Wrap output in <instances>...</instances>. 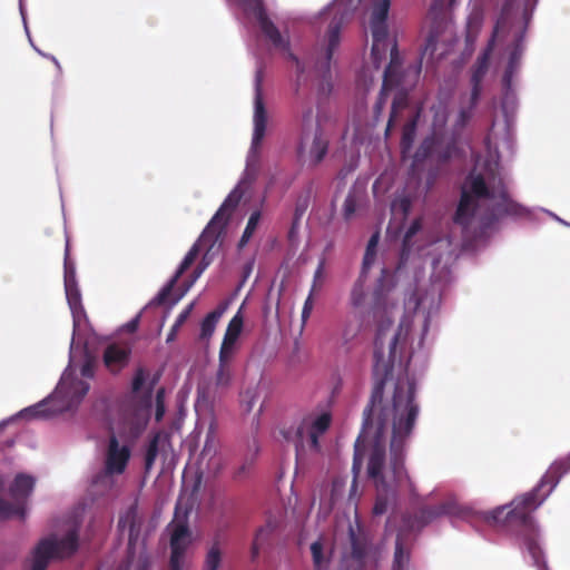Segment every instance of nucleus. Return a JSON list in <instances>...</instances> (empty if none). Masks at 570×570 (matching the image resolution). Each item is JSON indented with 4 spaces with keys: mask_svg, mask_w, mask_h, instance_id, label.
Masks as SVG:
<instances>
[{
    "mask_svg": "<svg viewBox=\"0 0 570 570\" xmlns=\"http://www.w3.org/2000/svg\"><path fill=\"white\" fill-rule=\"evenodd\" d=\"M386 375L374 383L370 403L363 411L362 429L358 433V466L362 450L371 448L367 473L375 485L386 490L382 473L385 461V433L392 425L390 470L393 481L400 485L409 479L404 466L403 445L413 431L419 414L415 402V384L406 374L397 377L391 401L384 400Z\"/></svg>",
    "mask_w": 570,
    "mask_h": 570,
    "instance_id": "nucleus-1",
    "label": "nucleus"
},
{
    "mask_svg": "<svg viewBox=\"0 0 570 570\" xmlns=\"http://www.w3.org/2000/svg\"><path fill=\"white\" fill-rule=\"evenodd\" d=\"M527 209L512 200L502 178L493 170L485 174L471 170L460 191L453 222L463 234L476 238L493 227L504 216L522 217Z\"/></svg>",
    "mask_w": 570,
    "mask_h": 570,
    "instance_id": "nucleus-2",
    "label": "nucleus"
},
{
    "mask_svg": "<svg viewBox=\"0 0 570 570\" xmlns=\"http://www.w3.org/2000/svg\"><path fill=\"white\" fill-rule=\"evenodd\" d=\"M570 470L566 459L556 461L539 484L530 492L515 497L509 504L498 507L485 517L487 522L522 537L523 543L539 570L547 568L543 551L538 543V531L532 513L543 503L560 479Z\"/></svg>",
    "mask_w": 570,
    "mask_h": 570,
    "instance_id": "nucleus-3",
    "label": "nucleus"
},
{
    "mask_svg": "<svg viewBox=\"0 0 570 570\" xmlns=\"http://www.w3.org/2000/svg\"><path fill=\"white\" fill-rule=\"evenodd\" d=\"M528 24L529 17L527 11H523L520 16L519 12L514 10L512 0H507L494 26L492 38L489 42V49L492 48L493 42L497 40L509 42L510 56L503 76V81L508 86L519 67L520 58L524 50V37Z\"/></svg>",
    "mask_w": 570,
    "mask_h": 570,
    "instance_id": "nucleus-4",
    "label": "nucleus"
},
{
    "mask_svg": "<svg viewBox=\"0 0 570 570\" xmlns=\"http://www.w3.org/2000/svg\"><path fill=\"white\" fill-rule=\"evenodd\" d=\"M145 381V370L138 368L131 383L132 394L120 406V434L129 440L137 439L146 429L149 420L153 390L158 377L153 379L147 391L138 399L137 394L140 392Z\"/></svg>",
    "mask_w": 570,
    "mask_h": 570,
    "instance_id": "nucleus-5",
    "label": "nucleus"
},
{
    "mask_svg": "<svg viewBox=\"0 0 570 570\" xmlns=\"http://www.w3.org/2000/svg\"><path fill=\"white\" fill-rule=\"evenodd\" d=\"M371 32L373 38L371 57L375 68L381 67V63L386 57V52L390 50V62L385 68L382 90L374 106V112L380 115L386 102L387 91L402 85V63L396 41H391L389 38V29H371Z\"/></svg>",
    "mask_w": 570,
    "mask_h": 570,
    "instance_id": "nucleus-6",
    "label": "nucleus"
},
{
    "mask_svg": "<svg viewBox=\"0 0 570 570\" xmlns=\"http://www.w3.org/2000/svg\"><path fill=\"white\" fill-rule=\"evenodd\" d=\"M335 358L352 364L356 357V284L351 288L348 303L337 311Z\"/></svg>",
    "mask_w": 570,
    "mask_h": 570,
    "instance_id": "nucleus-7",
    "label": "nucleus"
},
{
    "mask_svg": "<svg viewBox=\"0 0 570 570\" xmlns=\"http://www.w3.org/2000/svg\"><path fill=\"white\" fill-rule=\"evenodd\" d=\"M78 546L77 529L69 530L61 539L50 537L40 540L33 549L30 570H47L50 560L71 557L78 550Z\"/></svg>",
    "mask_w": 570,
    "mask_h": 570,
    "instance_id": "nucleus-8",
    "label": "nucleus"
},
{
    "mask_svg": "<svg viewBox=\"0 0 570 570\" xmlns=\"http://www.w3.org/2000/svg\"><path fill=\"white\" fill-rule=\"evenodd\" d=\"M313 110L309 107L303 115L302 135L298 153H307L314 166L318 165L326 156L330 138L321 121H312Z\"/></svg>",
    "mask_w": 570,
    "mask_h": 570,
    "instance_id": "nucleus-9",
    "label": "nucleus"
},
{
    "mask_svg": "<svg viewBox=\"0 0 570 570\" xmlns=\"http://www.w3.org/2000/svg\"><path fill=\"white\" fill-rule=\"evenodd\" d=\"M355 161L351 157L348 164L344 165L337 174L335 193L332 199V207L336 208L342 200L341 215L344 220H351L356 212V176L354 175Z\"/></svg>",
    "mask_w": 570,
    "mask_h": 570,
    "instance_id": "nucleus-10",
    "label": "nucleus"
},
{
    "mask_svg": "<svg viewBox=\"0 0 570 570\" xmlns=\"http://www.w3.org/2000/svg\"><path fill=\"white\" fill-rule=\"evenodd\" d=\"M343 17H334L328 24L326 37L321 46L314 49L311 60L313 69L317 77L322 78L330 86L331 60L334 50L338 47L341 40V28Z\"/></svg>",
    "mask_w": 570,
    "mask_h": 570,
    "instance_id": "nucleus-11",
    "label": "nucleus"
},
{
    "mask_svg": "<svg viewBox=\"0 0 570 570\" xmlns=\"http://www.w3.org/2000/svg\"><path fill=\"white\" fill-rule=\"evenodd\" d=\"M255 17L262 32L272 42V45L277 49L287 51V58L296 66L297 82L299 83L301 81L305 80V63L302 62L297 56L289 51L288 39L282 36L278 28L268 18L261 1H258L255 7Z\"/></svg>",
    "mask_w": 570,
    "mask_h": 570,
    "instance_id": "nucleus-12",
    "label": "nucleus"
},
{
    "mask_svg": "<svg viewBox=\"0 0 570 570\" xmlns=\"http://www.w3.org/2000/svg\"><path fill=\"white\" fill-rule=\"evenodd\" d=\"M332 416L324 412L316 416L312 422L306 419L297 426L295 431L296 455L299 456L305 446L311 451L320 452L321 445L318 438L327 431L331 425Z\"/></svg>",
    "mask_w": 570,
    "mask_h": 570,
    "instance_id": "nucleus-13",
    "label": "nucleus"
},
{
    "mask_svg": "<svg viewBox=\"0 0 570 570\" xmlns=\"http://www.w3.org/2000/svg\"><path fill=\"white\" fill-rule=\"evenodd\" d=\"M242 199V193L237 189L233 190L223 202L216 214L213 216L206 228L200 235L199 243L209 244L213 247L219 236L225 230L229 217L237 208Z\"/></svg>",
    "mask_w": 570,
    "mask_h": 570,
    "instance_id": "nucleus-14",
    "label": "nucleus"
},
{
    "mask_svg": "<svg viewBox=\"0 0 570 570\" xmlns=\"http://www.w3.org/2000/svg\"><path fill=\"white\" fill-rule=\"evenodd\" d=\"M478 102L479 100H473V98L470 97L466 101H461L459 112L452 125L451 138L446 141L445 148L439 153L441 163L449 161L458 153V141L464 128L472 119Z\"/></svg>",
    "mask_w": 570,
    "mask_h": 570,
    "instance_id": "nucleus-15",
    "label": "nucleus"
},
{
    "mask_svg": "<svg viewBox=\"0 0 570 570\" xmlns=\"http://www.w3.org/2000/svg\"><path fill=\"white\" fill-rule=\"evenodd\" d=\"M130 454V448L126 444L120 445L117 436L111 434L105 456V469L100 474L96 475L94 483H98L102 478H110L111 475L124 473L128 465Z\"/></svg>",
    "mask_w": 570,
    "mask_h": 570,
    "instance_id": "nucleus-16",
    "label": "nucleus"
},
{
    "mask_svg": "<svg viewBox=\"0 0 570 570\" xmlns=\"http://www.w3.org/2000/svg\"><path fill=\"white\" fill-rule=\"evenodd\" d=\"M382 550L383 543L358 523V570H377Z\"/></svg>",
    "mask_w": 570,
    "mask_h": 570,
    "instance_id": "nucleus-17",
    "label": "nucleus"
},
{
    "mask_svg": "<svg viewBox=\"0 0 570 570\" xmlns=\"http://www.w3.org/2000/svg\"><path fill=\"white\" fill-rule=\"evenodd\" d=\"M254 131L252 138V147L250 151L253 154H258L261 144L266 134L267 127V111L263 99L261 77H256V86H255V99H254Z\"/></svg>",
    "mask_w": 570,
    "mask_h": 570,
    "instance_id": "nucleus-18",
    "label": "nucleus"
},
{
    "mask_svg": "<svg viewBox=\"0 0 570 570\" xmlns=\"http://www.w3.org/2000/svg\"><path fill=\"white\" fill-rule=\"evenodd\" d=\"M190 543V531L186 523H178L175 525L170 537V570H181V562Z\"/></svg>",
    "mask_w": 570,
    "mask_h": 570,
    "instance_id": "nucleus-19",
    "label": "nucleus"
},
{
    "mask_svg": "<svg viewBox=\"0 0 570 570\" xmlns=\"http://www.w3.org/2000/svg\"><path fill=\"white\" fill-rule=\"evenodd\" d=\"M276 528V521L268 519L264 525L256 530L250 547L252 562H257L261 553L267 552L272 549Z\"/></svg>",
    "mask_w": 570,
    "mask_h": 570,
    "instance_id": "nucleus-20",
    "label": "nucleus"
},
{
    "mask_svg": "<svg viewBox=\"0 0 570 570\" xmlns=\"http://www.w3.org/2000/svg\"><path fill=\"white\" fill-rule=\"evenodd\" d=\"M89 391V384L79 379H62L55 395L67 400V407L78 405Z\"/></svg>",
    "mask_w": 570,
    "mask_h": 570,
    "instance_id": "nucleus-21",
    "label": "nucleus"
},
{
    "mask_svg": "<svg viewBox=\"0 0 570 570\" xmlns=\"http://www.w3.org/2000/svg\"><path fill=\"white\" fill-rule=\"evenodd\" d=\"M130 348L119 344H110L104 352V363L114 373L122 370L129 361Z\"/></svg>",
    "mask_w": 570,
    "mask_h": 570,
    "instance_id": "nucleus-22",
    "label": "nucleus"
},
{
    "mask_svg": "<svg viewBox=\"0 0 570 570\" xmlns=\"http://www.w3.org/2000/svg\"><path fill=\"white\" fill-rule=\"evenodd\" d=\"M244 325V318L242 314V308L238 309V312L233 316V318L229 321L222 345H220V352L224 355L225 353L234 354V346L243 331Z\"/></svg>",
    "mask_w": 570,
    "mask_h": 570,
    "instance_id": "nucleus-23",
    "label": "nucleus"
},
{
    "mask_svg": "<svg viewBox=\"0 0 570 570\" xmlns=\"http://www.w3.org/2000/svg\"><path fill=\"white\" fill-rule=\"evenodd\" d=\"M446 146V142L444 141V138L441 136H438L435 134H431L430 136L425 137L419 148L416 149L414 154V161L415 163H423L425 159L431 157L433 154H436L438 160L439 153L444 149Z\"/></svg>",
    "mask_w": 570,
    "mask_h": 570,
    "instance_id": "nucleus-24",
    "label": "nucleus"
},
{
    "mask_svg": "<svg viewBox=\"0 0 570 570\" xmlns=\"http://www.w3.org/2000/svg\"><path fill=\"white\" fill-rule=\"evenodd\" d=\"M35 488V479L31 475L18 474L9 488L10 497L17 502L26 501L32 493Z\"/></svg>",
    "mask_w": 570,
    "mask_h": 570,
    "instance_id": "nucleus-25",
    "label": "nucleus"
},
{
    "mask_svg": "<svg viewBox=\"0 0 570 570\" xmlns=\"http://www.w3.org/2000/svg\"><path fill=\"white\" fill-rule=\"evenodd\" d=\"M118 528L121 530L128 528V552L134 554L135 546L140 534V523L137 522L136 511L134 508H130L127 511L125 518L119 519Z\"/></svg>",
    "mask_w": 570,
    "mask_h": 570,
    "instance_id": "nucleus-26",
    "label": "nucleus"
},
{
    "mask_svg": "<svg viewBox=\"0 0 570 570\" xmlns=\"http://www.w3.org/2000/svg\"><path fill=\"white\" fill-rule=\"evenodd\" d=\"M169 443V435L164 431H158L151 435L145 453V470L148 472L153 469L158 456L160 446Z\"/></svg>",
    "mask_w": 570,
    "mask_h": 570,
    "instance_id": "nucleus-27",
    "label": "nucleus"
},
{
    "mask_svg": "<svg viewBox=\"0 0 570 570\" xmlns=\"http://www.w3.org/2000/svg\"><path fill=\"white\" fill-rule=\"evenodd\" d=\"M452 513H453V505L451 503H441L439 505L425 507V508L421 509L417 514V519L422 523V525H425L441 515L452 514Z\"/></svg>",
    "mask_w": 570,
    "mask_h": 570,
    "instance_id": "nucleus-28",
    "label": "nucleus"
},
{
    "mask_svg": "<svg viewBox=\"0 0 570 570\" xmlns=\"http://www.w3.org/2000/svg\"><path fill=\"white\" fill-rule=\"evenodd\" d=\"M233 357V354L225 353L224 357L222 352L219 351V357H218V368L215 376V383L217 387H227L232 380V372L229 362Z\"/></svg>",
    "mask_w": 570,
    "mask_h": 570,
    "instance_id": "nucleus-29",
    "label": "nucleus"
},
{
    "mask_svg": "<svg viewBox=\"0 0 570 570\" xmlns=\"http://www.w3.org/2000/svg\"><path fill=\"white\" fill-rule=\"evenodd\" d=\"M224 313V307H217L208 313L200 324V338L208 340L213 336L217 323Z\"/></svg>",
    "mask_w": 570,
    "mask_h": 570,
    "instance_id": "nucleus-30",
    "label": "nucleus"
},
{
    "mask_svg": "<svg viewBox=\"0 0 570 570\" xmlns=\"http://www.w3.org/2000/svg\"><path fill=\"white\" fill-rule=\"evenodd\" d=\"M375 487L377 490V495H376L375 504L373 507V514L382 515L387 510L390 498L395 495V490L391 489L389 483H386L385 491L382 489V487H380V488L377 485H375Z\"/></svg>",
    "mask_w": 570,
    "mask_h": 570,
    "instance_id": "nucleus-31",
    "label": "nucleus"
},
{
    "mask_svg": "<svg viewBox=\"0 0 570 570\" xmlns=\"http://www.w3.org/2000/svg\"><path fill=\"white\" fill-rule=\"evenodd\" d=\"M432 134L444 137V130L448 122V109L444 106L433 107Z\"/></svg>",
    "mask_w": 570,
    "mask_h": 570,
    "instance_id": "nucleus-32",
    "label": "nucleus"
},
{
    "mask_svg": "<svg viewBox=\"0 0 570 570\" xmlns=\"http://www.w3.org/2000/svg\"><path fill=\"white\" fill-rule=\"evenodd\" d=\"M406 106H407L406 95L399 94L393 99L392 107H391V114H390V118H389V121H387V125H386V130H385V135L386 136L390 135V131L392 130V128L396 124L397 117H399V112H401L403 109H405Z\"/></svg>",
    "mask_w": 570,
    "mask_h": 570,
    "instance_id": "nucleus-33",
    "label": "nucleus"
},
{
    "mask_svg": "<svg viewBox=\"0 0 570 570\" xmlns=\"http://www.w3.org/2000/svg\"><path fill=\"white\" fill-rule=\"evenodd\" d=\"M379 239H380L379 233H375L371 236V238L367 243L365 254L363 257V264H362L363 272H366L367 269H370V267L372 266V264L375 261Z\"/></svg>",
    "mask_w": 570,
    "mask_h": 570,
    "instance_id": "nucleus-34",
    "label": "nucleus"
},
{
    "mask_svg": "<svg viewBox=\"0 0 570 570\" xmlns=\"http://www.w3.org/2000/svg\"><path fill=\"white\" fill-rule=\"evenodd\" d=\"M311 553L313 558L314 568L316 570H323L328 563V558L324 553V546L321 540H317L311 544Z\"/></svg>",
    "mask_w": 570,
    "mask_h": 570,
    "instance_id": "nucleus-35",
    "label": "nucleus"
},
{
    "mask_svg": "<svg viewBox=\"0 0 570 570\" xmlns=\"http://www.w3.org/2000/svg\"><path fill=\"white\" fill-rule=\"evenodd\" d=\"M409 561H410V554H409V552L404 551L403 544H402L400 538H397L396 543H395V552H394L392 570H406Z\"/></svg>",
    "mask_w": 570,
    "mask_h": 570,
    "instance_id": "nucleus-36",
    "label": "nucleus"
},
{
    "mask_svg": "<svg viewBox=\"0 0 570 570\" xmlns=\"http://www.w3.org/2000/svg\"><path fill=\"white\" fill-rule=\"evenodd\" d=\"M259 220H261V213L258 210L253 212L248 218L247 225H246L244 233L242 235V238L239 240V247H243L248 243V240L255 233Z\"/></svg>",
    "mask_w": 570,
    "mask_h": 570,
    "instance_id": "nucleus-37",
    "label": "nucleus"
},
{
    "mask_svg": "<svg viewBox=\"0 0 570 570\" xmlns=\"http://www.w3.org/2000/svg\"><path fill=\"white\" fill-rule=\"evenodd\" d=\"M222 563V551L217 543H215L207 552L204 570H217Z\"/></svg>",
    "mask_w": 570,
    "mask_h": 570,
    "instance_id": "nucleus-38",
    "label": "nucleus"
},
{
    "mask_svg": "<svg viewBox=\"0 0 570 570\" xmlns=\"http://www.w3.org/2000/svg\"><path fill=\"white\" fill-rule=\"evenodd\" d=\"M67 301L71 312L75 314L81 308V294L78 288V285H68L65 286Z\"/></svg>",
    "mask_w": 570,
    "mask_h": 570,
    "instance_id": "nucleus-39",
    "label": "nucleus"
},
{
    "mask_svg": "<svg viewBox=\"0 0 570 570\" xmlns=\"http://www.w3.org/2000/svg\"><path fill=\"white\" fill-rule=\"evenodd\" d=\"M311 202V190L301 193L295 200L293 218L302 219Z\"/></svg>",
    "mask_w": 570,
    "mask_h": 570,
    "instance_id": "nucleus-40",
    "label": "nucleus"
},
{
    "mask_svg": "<svg viewBox=\"0 0 570 570\" xmlns=\"http://www.w3.org/2000/svg\"><path fill=\"white\" fill-rule=\"evenodd\" d=\"M484 73H485V68H483V67L476 68L472 73V77H471L472 89H471V94L469 97L473 98V100L480 99V96L482 92V79L484 77Z\"/></svg>",
    "mask_w": 570,
    "mask_h": 570,
    "instance_id": "nucleus-41",
    "label": "nucleus"
},
{
    "mask_svg": "<svg viewBox=\"0 0 570 570\" xmlns=\"http://www.w3.org/2000/svg\"><path fill=\"white\" fill-rule=\"evenodd\" d=\"M199 254V245L196 243L188 250L178 269L175 273L176 278H180L183 274L193 265Z\"/></svg>",
    "mask_w": 570,
    "mask_h": 570,
    "instance_id": "nucleus-42",
    "label": "nucleus"
},
{
    "mask_svg": "<svg viewBox=\"0 0 570 570\" xmlns=\"http://www.w3.org/2000/svg\"><path fill=\"white\" fill-rule=\"evenodd\" d=\"M193 309V304H189L176 318L174 325L171 326L170 332L167 335L166 341L171 342L175 340L176 334L178 330L181 327V325L187 321V318L190 315V312Z\"/></svg>",
    "mask_w": 570,
    "mask_h": 570,
    "instance_id": "nucleus-43",
    "label": "nucleus"
},
{
    "mask_svg": "<svg viewBox=\"0 0 570 570\" xmlns=\"http://www.w3.org/2000/svg\"><path fill=\"white\" fill-rule=\"evenodd\" d=\"M454 0H432L430 14L434 20L442 18L445 13L446 8L453 4Z\"/></svg>",
    "mask_w": 570,
    "mask_h": 570,
    "instance_id": "nucleus-44",
    "label": "nucleus"
},
{
    "mask_svg": "<svg viewBox=\"0 0 570 570\" xmlns=\"http://www.w3.org/2000/svg\"><path fill=\"white\" fill-rule=\"evenodd\" d=\"M179 278H176L174 275L173 278L169 281V283L164 286L160 292L157 294V296L151 301V304L155 305H163L167 302L169 295L171 294V291Z\"/></svg>",
    "mask_w": 570,
    "mask_h": 570,
    "instance_id": "nucleus-45",
    "label": "nucleus"
},
{
    "mask_svg": "<svg viewBox=\"0 0 570 570\" xmlns=\"http://www.w3.org/2000/svg\"><path fill=\"white\" fill-rule=\"evenodd\" d=\"M415 127H416L415 120H412L411 122H409L404 126L403 134H402V140H401V145L404 149H407L411 147L413 139H414Z\"/></svg>",
    "mask_w": 570,
    "mask_h": 570,
    "instance_id": "nucleus-46",
    "label": "nucleus"
},
{
    "mask_svg": "<svg viewBox=\"0 0 570 570\" xmlns=\"http://www.w3.org/2000/svg\"><path fill=\"white\" fill-rule=\"evenodd\" d=\"M47 402L43 401V402H40L33 406H30L28 409H24L23 411L20 412V416H32V417H38V416H46L47 415Z\"/></svg>",
    "mask_w": 570,
    "mask_h": 570,
    "instance_id": "nucleus-47",
    "label": "nucleus"
},
{
    "mask_svg": "<svg viewBox=\"0 0 570 570\" xmlns=\"http://www.w3.org/2000/svg\"><path fill=\"white\" fill-rule=\"evenodd\" d=\"M165 414V390L164 387L158 389L156 392V411H155V420L157 422L161 421Z\"/></svg>",
    "mask_w": 570,
    "mask_h": 570,
    "instance_id": "nucleus-48",
    "label": "nucleus"
},
{
    "mask_svg": "<svg viewBox=\"0 0 570 570\" xmlns=\"http://www.w3.org/2000/svg\"><path fill=\"white\" fill-rule=\"evenodd\" d=\"M22 513V509L18 505H13L9 503L8 501L0 498V517L1 518H9L14 514Z\"/></svg>",
    "mask_w": 570,
    "mask_h": 570,
    "instance_id": "nucleus-49",
    "label": "nucleus"
},
{
    "mask_svg": "<svg viewBox=\"0 0 570 570\" xmlns=\"http://www.w3.org/2000/svg\"><path fill=\"white\" fill-rule=\"evenodd\" d=\"M313 308H314V299H313V289H312L303 305L302 315H301L302 327L305 326L307 320L309 318V316L312 314Z\"/></svg>",
    "mask_w": 570,
    "mask_h": 570,
    "instance_id": "nucleus-50",
    "label": "nucleus"
},
{
    "mask_svg": "<svg viewBox=\"0 0 570 570\" xmlns=\"http://www.w3.org/2000/svg\"><path fill=\"white\" fill-rule=\"evenodd\" d=\"M353 459H352V480L350 488V497L352 498L354 493H356V441L353 445Z\"/></svg>",
    "mask_w": 570,
    "mask_h": 570,
    "instance_id": "nucleus-51",
    "label": "nucleus"
},
{
    "mask_svg": "<svg viewBox=\"0 0 570 570\" xmlns=\"http://www.w3.org/2000/svg\"><path fill=\"white\" fill-rule=\"evenodd\" d=\"M438 37H439L438 31L433 28L426 38L424 53L430 51V53L432 55L434 52L435 46L438 42Z\"/></svg>",
    "mask_w": 570,
    "mask_h": 570,
    "instance_id": "nucleus-52",
    "label": "nucleus"
},
{
    "mask_svg": "<svg viewBox=\"0 0 570 570\" xmlns=\"http://www.w3.org/2000/svg\"><path fill=\"white\" fill-rule=\"evenodd\" d=\"M75 284H77L75 268L66 259L65 261V286L75 285Z\"/></svg>",
    "mask_w": 570,
    "mask_h": 570,
    "instance_id": "nucleus-53",
    "label": "nucleus"
},
{
    "mask_svg": "<svg viewBox=\"0 0 570 570\" xmlns=\"http://www.w3.org/2000/svg\"><path fill=\"white\" fill-rule=\"evenodd\" d=\"M208 402H209V394H208L207 389L198 386V389H197V401H196V405H195L196 410L198 411V409L203 404H207Z\"/></svg>",
    "mask_w": 570,
    "mask_h": 570,
    "instance_id": "nucleus-54",
    "label": "nucleus"
},
{
    "mask_svg": "<svg viewBox=\"0 0 570 570\" xmlns=\"http://www.w3.org/2000/svg\"><path fill=\"white\" fill-rule=\"evenodd\" d=\"M348 538H350V554L352 558L356 557V532L351 524H348Z\"/></svg>",
    "mask_w": 570,
    "mask_h": 570,
    "instance_id": "nucleus-55",
    "label": "nucleus"
},
{
    "mask_svg": "<svg viewBox=\"0 0 570 570\" xmlns=\"http://www.w3.org/2000/svg\"><path fill=\"white\" fill-rule=\"evenodd\" d=\"M420 229H421V223H420V220L416 219L407 228L405 236H404V243L409 242Z\"/></svg>",
    "mask_w": 570,
    "mask_h": 570,
    "instance_id": "nucleus-56",
    "label": "nucleus"
},
{
    "mask_svg": "<svg viewBox=\"0 0 570 570\" xmlns=\"http://www.w3.org/2000/svg\"><path fill=\"white\" fill-rule=\"evenodd\" d=\"M301 220L302 219H297V218H293L292 219V225H291V228L288 230V239L291 242L295 240V238L297 237L298 229H299V226H301Z\"/></svg>",
    "mask_w": 570,
    "mask_h": 570,
    "instance_id": "nucleus-57",
    "label": "nucleus"
},
{
    "mask_svg": "<svg viewBox=\"0 0 570 570\" xmlns=\"http://www.w3.org/2000/svg\"><path fill=\"white\" fill-rule=\"evenodd\" d=\"M81 375L85 377H91L94 375L92 365L89 362L82 365Z\"/></svg>",
    "mask_w": 570,
    "mask_h": 570,
    "instance_id": "nucleus-58",
    "label": "nucleus"
},
{
    "mask_svg": "<svg viewBox=\"0 0 570 570\" xmlns=\"http://www.w3.org/2000/svg\"><path fill=\"white\" fill-rule=\"evenodd\" d=\"M138 324H139V315L136 316L134 320H131L128 324H127V328L129 332H135L138 327Z\"/></svg>",
    "mask_w": 570,
    "mask_h": 570,
    "instance_id": "nucleus-59",
    "label": "nucleus"
},
{
    "mask_svg": "<svg viewBox=\"0 0 570 570\" xmlns=\"http://www.w3.org/2000/svg\"><path fill=\"white\" fill-rule=\"evenodd\" d=\"M323 269H324V261H321V263L318 264V267L314 274V283H316L317 279L322 278Z\"/></svg>",
    "mask_w": 570,
    "mask_h": 570,
    "instance_id": "nucleus-60",
    "label": "nucleus"
},
{
    "mask_svg": "<svg viewBox=\"0 0 570 570\" xmlns=\"http://www.w3.org/2000/svg\"><path fill=\"white\" fill-rule=\"evenodd\" d=\"M245 395L249 397V401H248L247 406H246V411H248V412H249V411L252 410V407H253L254 394H253V393H250L249 391H247V392L245 393Z\"/></svg>",
    "mask_w": 570,
    "mask_h": 570,
    "instance_id": "nucleus-61",
    "label": "nucleus"
},
{
    "mask_svg": "<svg viewBox=\"0 0 570 570\" xmlns=\"http://www.w3.org/2000/svg\"><path fill=\"white\" fill-rule=\"evenodd\" d=\"M247 470V465L244 463L238 468V470L235 472V478H240L243 474H245Z\"/></svg>",
    "mask_w": 570,
    "mask_h": 570,
    "instance_id": "nucleus-62",
    "label": "nucleus"
},
{
    "mask_svg": "<svg viewBox=\"0 0 570 570\" xmlns=\"http://www.w3.org/2000/svg\"><path fill=\"white\" fill-rule=\"evenodd\" d=\"M351 141L354 142L355 139H356V128L353 129V131L351 132Z\"/></svg>",
    "mask_w": 570,
    "mask_h": 570,
    "instance_id": "nucleus-63",
    "label": "nucleus"
},
{
    "mask_svg": "<svg viewBox=\"0 0 570 570\" xmlns=\"http://www.w3.org/2000/svg\"><path fill=\"white\" fill-rule=\"evenodd\" d=\"M137 570H149L148 566L147 564H141L138 567Z\"/></svg>",
    "mask_w": 570,
    "mask_h": 570,
    "instance_id": "nucleus-64",
    "label": "nucleus"
}]
</instances>
